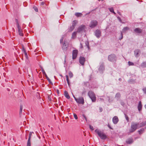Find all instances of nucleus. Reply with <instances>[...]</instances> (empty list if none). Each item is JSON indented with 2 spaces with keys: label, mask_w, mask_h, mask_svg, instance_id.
Listing matches in <instances>:
<instances>
[{
  "label": "nucleus",
  "mask_w": 146,
  "mask_h": 146,
  "mask_svg": "<svg viewBox=\"0 0 146 146\" xmlns=\"http://www.w3.org/2000/svg\"><path fill=\"white\" fill-rule=\"evenodd\" d=\"M112 13H113L114 15L116 14V13H115V12L114 11V12H113Z\"/></svg>",
  "instance_id": "nucleus-56"
},
{
  "label": "nucleus",
  "mask_w": 146,
  "mask_h": 146,
  "mask_svg": "<svg viewBox=\"0 0 146 146\" xmlns=\"http://www.w3.org/2000/svg\"><path fill=\"white\" fill-rule=\"evenodd\" d=\"M108 59L111 62H115L117 61V58L115 54H112L108 56Z\"/></svg>",
  "instance_id": "nucleus-4"
},
{
  "label": "nucleus",
  "mask_w": 146,
  "mask_h": 146,
  "mask_svg": "<svg viewBox=\"0 0 146 146\" xmlns=\"http://www.w3.org/2000/svg\"><path fill=\"white\" fill-rule=\"evenodd\" d=\"M86 93V91H84L82 92V95H83L84 94H85Z\"/></svg>",
  "instance_id": "nucleus-49"
},
{
  "label": "nucleus",
  "mask_w": 146,
  "mask_h": 146,
  "mask_svg": "<svg viewBox=\"0 0 146 146\" xmlns=\"http://www.w3.org/2000/svg\"><path fill=\"white\" fill-rule=\"evenodd\" d=\"M79 61L80 63L82 66L84 65L85 61V58L82 56H80L79 58Z\"/></svg>",
  "instance_id": "nucleus-10"
},
{
  "label": "nucleus",
  "mask_w": 146,
  "mask_h": 146,
  "mask_svg": "<svg viewBox=\"0 0 146 146\" xmlns=\"http://www.w3.org/2000/svg\"><path fill=\"white\" fill-rule=\"evenodd\" d=\"M5 135H6V134L5 133H4V135L5 136Z\"/></svg>",
  "instance_id": "nucleus-62"
},
{
  "label": "nucleus",
  "mask_w": 146,
  "mask_h": 146,
  "mask_svg": "<svg viewBox=\"0 0 146 146\" xmlns=\"http://www.w3.org/2000/svg\"><path fill=\"white\" fill-rule=\"evenodd\" d=\"M22 50L23 51V52L24 53L26 59H28L29 57H28L27 54V52H26V50H25V48H24V46H23Z\"/></svg>",
  "instance_id": "nucleus-16"
},
{
  "label": "nucleus",
  "mask_w": 146,
  "mask_h": 146,
  "mask_svg": "<svg viewBox=\"0 0 146 146\" xmlns=\"http://www.w3.org/2000/svg\"><path fill=\"white\" fill-rule=\"evenodd\" d=\"M77 31L74 32L72 34V38L74 39L76 37Z\"/></svg>",
  "instance_id": "nucleus-21"
},
{
  "label": "nucleus",
  "mask_w": 146,
  "mask_h": 146,
  "mask_svg": "<svg viewBox=\"0 0 146 146\" xmlns=\"http://www.w3.org/2000/svg\"><path fill=\"white\" fill-rule=\"evenodd\" d=\"M112 121L114 124H117L119 121V119L117 116H114L112 119Z\"/></svg>",
  "instance_id": "nucleus-11"
},
{
  "label": "nucleus",
  "mask_w": 146,
  "mask_h": 146,
  "mask_svg": "<svg viewBox=\"0 0 146 146\" xmlns=\"http://www.w3.org/2000/svg\"><path fill=\"white\" fill-rule=\"evenodd\" d=\"M128 64L129 66H133L134 65V64L133 62H131L130 61L128 62Z\"/></svg>",
  "instance_id": "nucleus-36"
},
{
  "label": "nucleus",
  "mask_w": 146,
  "mask_h": 146,
  "mask_svg": "<svg viewBox=\"0 0 146 146\" xmlns=\"http://www.w3.org/2000/svg\"><path fill=\"white\" fill-rule=\"evenodd\" d=\"M100 112H102V108H100Z\"/></svg>",
  "instance_id": "nucleus-52"
},
{
  "label": "nucleus",
  "mask_w": 146,
  "mask_h": 146,
  "mask_svg": "<svg viewBox=\"0 0 146 146\" xmlns=\"http://www.w3.org/2000/svg\"><path fill=\"white\" fill-rule=\"evenodd\" d=\"M64 62H65V63L66 62V59L65 58V59Z\"/></svg>",
  "instance_id": "nucleus-60"
},
{
  "label": "nucleus",
  "mask_w": 146,
  "mask_h": 146,
  "mask_svg": "<svg viewBox=\"0 0 146 146\" xmlns=\"http://www.w3.org/2000/svg\"><path fill=\"white\" fill-rule=\"evenodd\" d=\"M75 27L72 25L70 27V29H69L68 31L70 32L72 31L74 29Z\"/></svg>",
  "instance_id": "nucleus-27"
},
{
  "label": "nucleus",
  "mask_w": 146,
  "mask_h": 146,
  "mask_svg": "<svg viewBox=\"0 0 146 146\" xmlns=\"http://www.w3.org/2000/svg\"><path fill=\"white\" fill-rule=\"evenodd\" d=\"M43 74H45L46 75L45 71H44V73H43Z\"/></svg>",
  "instance_id": "nucleus-58"
},
{
  "label": "nucleus",
  "mask_w": 146,
  "mask_h": 146,
  "mask_svg": "<svg viewBox=\"0 0 146 146\" xmlns=\"http://www.w3.org/2000/svg\"><path fill=\"white\" fill-rule=\"evenodd\" d=\"M75 15L77 17H82L83 14L81 13H76L75 14Z\"/></svg>",
  "instance_id": "nucleus-22"
},
{
  "label": "nucleus",
  "mask_w": 146,
  "mask_h": 146,
  "mask_svg": "<svg viewBox=\"0 0 146 146\" xmlns=\"http://www.w3.org/2000/svg\"><path fill=\"white\" fill-rule=\"evenodd\" d=\"M48 99H49V100H51V99L50 98H48Z\"/></svg>",
  "instance_id": "nucleus-61"
},
{
  "label": "nucleus",
  "mask_w": 146,
  "mask_h": 146,
  "mask_svg": "<svg viewBox=\"0 0 146 146\" xmlns=\"http://www.w3.org/2000/svg\"><path fill=\"white\" fill-rule=\"evenodd\" d=\"M134 32L135 33L140 34L142 32V30L139 28H136L134 30Z\"/></svg>",
  "instance_id": "nucleus-12"
},
{
  "label": "nucleus",
  "mask_w": 146,
  "mask_h": 146,
  "mask_svg": "<svg viewBox=\"0 0 146 146\" xmlns=\"http://www.w3.org/2000/svg\"><path fill=\"white\" fill-rule=\"evenodd\" d=\"M117 13L120 15H121V12L118 11H117Z\"/></svg>",
  "instance_id": "nucleus-50"
},
{
  "label": "nucleus",
  "mask_w": 146,
  "mask_h": 146,
  "mask_svg": "<svg viewBox=\"0 0 146 146\" xmlns=\"http://www.w3.org/2000/svg\"><path fill=\"white\" fill-rule=\"evenodd\" d=\"M15 21L17 27H20L19 21L17 19H15Z\"/></svg>",
  "instance_id": "nucleus-26"
},
{
  "label": "nucleus",
  "mask_w": 146,
  "mask_h": 146,
  "mask_svg": "<svg viewBox=\"0 0 146 146\" xmlns=\"http://www.w3.org/2000/svg\"><path fill=\"white\" fill-rule=\"evenodd\" d=\"M18 29V31L19 35L21 36H23V31L21 28L20 26L17 27Z\"/></svg>",
  "instance_id": "nucleus-14"
},
{
  "label": "nucleus",
  "mask_w": 146,
  "mask_h": 146,
  "mask_svg": "<svg viewBox=\"0 0 146 146\" xmlns=\"http://www.w3.org/2000/svg\"><path fill=\"white\" fill-rule=\"evenodd\" d=\"M27 146H31V139H28Z\"/></svg>",
  "instance_id": "nucleus-31"
},
{
  "label": "nucleus",
  "mask_w": 146,
  "mask_h": 146,
  "mask_svg": "<svg viewBox=\"0 0 146 146\" xmlns=\"http://www.w3.org/2000/svg\"><path fill=\"white\" fill-rule=\"evenodd\" d=\"M68 74L70 78H71L73 77V75L72 73L71 72H69Z\"/></svg>",
  "instance_id": "nucleus-33"
},
{
  "label": "nucleus",
  "mask_w": 146,
  "mask_h": 146,
  "mask_svg": "<svg viewBox=\"0 0 146 146\" xmlns=\"http://www.w3.org/2000/svg\"><path fill=\"white\" fill-rule=\"evenodd\" d=\"M95 35L98 38H100L101 36V32L100 30L97 29L95 32Z\"/></svg>",
  "instance_id": "nucleus-8"
},
{
  "label": "nucleus",
  "mask_w": 146,
  "mask_h": 146,
  "mask_svg": "<svg viewBox=\"0 0 146 146\" xmlns=\"http://www.w3.org/2000/svg\"><path fill=\"white\" fill-rule=\"evenodd\" d=\"M77 23V21L76 20H74L72 23V25L75 27L76 25V24Z\"/></svg>",
  "instance_id": "nucleus-29"
},
{
  "label": "nucleus",
  "mask_w": 146,
  "mask_h": 146,
  "mask_svg": "<svg viewBox=\"0 0 146 146\" xmlns=\"http://www.w3.org/2000/svg\"><path fill=\"white\" fill-rule=\"evenodd\" d=\"M88 95L90 98L92 102H95L96 100V97L94 92L92 91H89L88 93Z\"/></svg>",
  "instance_id": "nucleus-3"
},
{
  "label": "nucleus",
  "mask_w": 146,
  "mask_h": 146,
  "mask_svg": "<svg viewBox=\"0 0 146 146\" xmlns=\"http://www.w3.org/2000/svg\"><path fill=\"white\" fill-rule=\"evenodd\" d=\"M86 27L85 25H82L80 26L78 28L77 32L80 33L85 30Z\"/></svg>",
  "instance_id": "nucleus-7"
},
{
  "label": "nucleus",
  "mask_w": 146,
  "mask_h": 146,
  "mask_svg": "<svg viewBox=\"0 0 146 146\" xmlns=\"http://www.w3.org/2000/svg\"><path fill=\"white\" fill-rule=\"evenodd\" d=\"M140 66L143 68L146 67V61L143 62L140 65Z\"/></svg>",
  "instance_id": "nucleus-20"
},
{
  "label": "nucleus",
  "mask_w": 146,
  "mask_h": 146,
  "mask_svg": "<svg viewBox=\"0 0 146 146\" xmlns=\"http://www.w3.org/2000/svg\"><path fill=\"white\" fill-rule=\"evenodd\" d=\"M42 73H44V71H45L43 69H42Z\"/></svg>",
  "instance_id": "nucleus-54"
},
{
  "label": "nucleus",
  "mask_w": 146,
  "mask_h": 146,
  "mask_svg": "<svg viewBox=\"0 0 146 146\" xmlns=\"http://www.w3.org/2000/svg\"><path fill=\"white\" fill-rule=\"evenodd\" d=\"M95 131L101 139L105 140L107 138V135L103 131L97 129L95 130Z\"/></svg>",
  "instance_id": "nucleus-1"
},
{
  "label": "nucleus",
  "mask_w": 146,
  "mask_h": 146,
  "mask_svg": "<svg viewBox=\"0 0 146 146\" xmlns=\"http://www.w3.org/2000/svg\"><path fill=\"white\" fill-rule=\"evenodd\" d=\"M64 95L65 97L68 99H69L70 98L68 92L66 91H65L64 92Z\"/></svg>",
  "instance_id": "nucleus-19"
},
{
  "label": "nucleus",
  "mask_w": 146,
  "mask_h": 146,
  "mask_svg": "<svg viewBox=\"0 0 146 146\" xmlns=\"http://www.w3.org/2000/svg\"><path fill=\"white\" fill-rule=\"evenodd\" d=\"M121 38H119V40H121L123 38V35L122 32H121Z\"/></svg>",
  "instance_id": "nucleus-43"
},
{
  "label": "nucleus",
  "mask_w": 146,
  "mask_h": 146,
  "mask_svg": "<svg viewBox=\"0 0 146 146\" xmlns=\"http://www.w3.org/2000/svg\"><path fill=\"white\" fill-rule=\"evenodd\" d=\"M98 24V22L96 20H92L89 25V26L91 28H93L96 27Z\"/></svg>",
  "instance_id": "nucleus-6"
},
{
  "label": "nucleus",
  "mask_w": 146,
  "mask_h": 146,
  "mask_svg": "<svg viewBox=\"0 0 146 146\" xmlns=\"http://www.w3.org/2000/svg\"><path fill=\"white\" fill-rule=\"evenodd\" d=\"M80 45H81V48H83V46L82 45V44L81 43H80Z\"/></svg>",
  "instance_id": "nucleus-53"
},
{
  "label": "nucleus",
  "mask_w": 146,
  "mask_h": 146,
  "mask_svg": "<svg viewBox=\"0 0 146 146\" xmlns=\"http://www.w3.org/2000/svg\"><path fill=\"white\" fill-rule=\"evenodd\" d=\"M23 110V106L22 105H20V113H21Z\"/></svg>",
  "instance_id": "nucleus-37"
},
{
  "label": "nucleus",
  "mask_w": 146,
  "mask_h": 146,
  "mask_svg": "<svg viewBox=\"0 0 146 146\" xmlns=\"http://www.w3.org/2000/svg\"><path fill=\"white\" fill-rule=\"evenodd\" d=\"M66 80L67 81L68 84V86H70V82H69V80L68 79V75H66Z\"/></svg>",
  "instance_id": "nucleus-30"
},
{
  "label": "nucleus",
  "mask_w": 146,
  "mask_h": 146,
  "mask_svg": "<svg viewBox=\"0 0 146 146\" xmlns=\"http://www.w3.org/2000/svg\"><path fill=\"white\" fill-rule=\"evenodd\" d=\"M108 9L110 11V12L113 13V12H114V10L113 9V7H111L110 8H108Z\"/></svg>",
  "instance_id": "nucleus-35"
},
{
  "label": "nucleus",
  "mask_w": 146,
  "mask_h": 146,
  "mask_svg": "<svg viewBox=\"0 0 146 146\" xmlns=\"http://www.w3.org/2000/svg\"><path fill=\"white\" fill-rule=\"evenodd\" d=\"M34 9L36 12H38V9L37 7H34Z\"/></svg>",
  "instance_id": "nucleus-44"
},
{
  "label": "nucleus",
  "mask_w": 146,
  "mask_h": 146,
  "mask_svg": "<svg viewBox=\"0 0 146 146\" xmlns=\"http://www.w3.org/2000/svg\"><path fill=\"white\" fill-rule=\"evenodd\" d=\"M46 79H47V80H48V82H49L50 83H51V80H50V79L46 75Z\"/></svg>",
  "instance_id": "nucleus-41"
},
{
  "label": "nucleus",
  "mask_w": 146,
  "mask_h": 146,
  "mask_svg": "<svg viewBox=\"0 0 146 146\" xmlns=\"http://www.w3.org/2000/svg\"><path fill=\"white\" fill-rule=\"evenodd\" d=\"M73 115H74V118H75V119H78V117L77 116V115L75 113H74L73 114Z\"/></svg>",
  "instance_id": "nucleus-40"
},
{
  "label": "nucleus",
  "mask_w": 146,
  "mask_h": 146,
  "mask_svg": "<svg viewBox=\"0 0 146 146\" xmlns=\"http://www.w3.org/2000/svg\"><path fill=\"white\" fill-rule=\"evenodd\" d=\"M108 126L110 129H113L111 127V126L109 124H108Z\"/></svg>",
  "instance_id": "nucleus-47"
},
{
  "label": "nucleus",
  "mask_w": 146,
  "mask_h": 146,
  "mask_svg": "<svg viewBox=\"0 0 146 146\" xmlns=\"http://www.w3.org/2000/svg\"><path fill=\"white\" fill-rule=\"evenodd\" d=\"M146 125V121L142 122L139 125V127H142Z\"/></svg>",
  "instance_id": "nucleus-24"
},
{
  "label": "nucleus",
  "mask_w": 146,
  "mask_h": 146,
  "mask_svg": "<svg viewBox=\"0 0 146 146\" xmlns=\"http://www.w3.org/2000/svg\"><path fill=\"white\" fill-rule=\"evenodd\" d=\"M82 117H84V118L85 119L86 121V122H87V118L86 116L85 115V114H83L82 115Z\"/></svg>",
  "instance_id": "nucleus-39"
},
{
  "label": "nucleus",
  "mask_w": 146,
  "mask_h": 146,
  "mask_svg": "<svg viewBox=\"0 0 146 146\" xmlns=\"http://www.w3.org/2000/svg\"><path fill=\"white\" fill-rule=\"evenodd\" d=\"M32 133H33V132H30L29 134V137L28 139H31Z\"/></svg>",
  "instance_id": "nucleus-34"
},
{
  "label": "nucleus",
  "mask_w": 146,
  "mask_h": 146,
  "mask_svg": "<svg viewBox=\"0 0 146 146\" xmlns=\"http://www.w3.org/2000/svg\"><path fill=\"white\" fill-rule=\"evenodd\" d=\"M144 93L146 94V87H145L142 89Z\"/></svg>",
  "instance_id": "nucleus-38"
},
{
  "label": "nucleus",
  "mask_w": 146,
  "mask_h": 146,
  "mask_svg": "<svg viewBox=\"0 0 146 146\" xmlns=\"http://www.w3.org/2000/svg\"><path fill=\"white\" fill-rule=\"evenodd\" d=\"M125 117L126 119L127 120V122H128L129 121V118L128 116L125 114Z\"/></svg>",
  "instance_id": "nucleus-32"
},
{
  "label": "nucleus",
  "mask_w": 146,
  "mask_h": 146,
  "mask_svg": "<svg viewBox=\"0 0 146 146\" xmlns=\"http://www.w3.org/2000/svg\"><path fill=\"white\" fill-rule=\"evenodd\" d=\"M139 125V123L132 122L131 125V128L129 130V132L133 133L137 129Z\"/></svg>",
  "instance_id": "nucleus-2"
},
{
  "label": "nucleus",
  "mask_w": 146,
  "mask_h": 146,
  "mask_svg": "<svg viewBox=\"0 0 146 146\" xmlns=\"http://www.w3.org/2000/svg\"><path fill=\"white\" fill-rule=\"evenodd\" d=\"M126 142L127 144H130L133 142V140L132 138H129L126 141Z\"/></svg>",
  "instance_id": "nucleus-17"
},
{
  "label": "nucleus",
  "mask_w": 146,
  "mask_h": 146,
  "mask_svg": "<svg viewBox=\"0 0 146 146\" xmlns=\"http://www.w3.org/2000/svg\"><path fill=\"white\" fill-rule=\"evenodd\" d=\"M5 121H6V123L8 125H9V124L8 123V122L7 121V119H6L5 120Z\"/></svg>",
  "instance_id": "nucleus-51"
},
{
  "label": "nucleus",
  "mask_w": 146,
  "mask_h": 146,
  "mask_svg": "<svg viewBox=\"0 0 146 146\" xmlns=\"http://www.w3.org/2000/svg\"><path fill=\"white\" fill-rule=\"evenodd\" d=\"M86 46H87L88 48H89V43L87 42L86 43Z\"/></svg>",
  "instance_id": "nucleus-45"
},
{
  "label": "nucleus",
  "mask_w": 146,
  "mask_h": 146,
  "mask_svg": "<svg viewBox=\"0 0 146 146\" xmlns=\"http://www.w3.org/2000/svg\"><path fill=\"white\" fill-rule=\"evenodd\" d=\"M129 30V28L127 27H124L123 29V32L125 33L127 31Z\"/></svg>",
  "instance_id": "nucleus-25"
},
{
  "label": "nucleus",
  "mask_w": 146,
  "mask_h": 146,
  "mask_svg": "<svg viewBox=\"0 0 146 146\" xmlns=\"http://www.w3.org/2000/svg\"><path fill=\"white\" fill-rule=\"evenodd\" d=\"M89 127L90 129L91 130V131H93L94 130V127L90 125Z\"/></svg>",
  "instance_id": "nucleus-42"
},
{
  "label": "nucleus",
  "mask_w": 146,
  "mask_h": 146,
  "mask_svg": "<svg viewBox=\"0 0 146 146\" xmlns=\"http://www.w3.org/2000/svg\"><path fill=\"white\" fill-rule=\"evenodd\" d=\"M63 38H62L60 39V43H61L62 42H63Z\"/></svg>",
  "instance_id": "nucleus-48"
},
{
  "label": "nucleus",
  "mask_w": 146,
  "mask_h": 146,
  "mask_svg": "<svg viewBox=\"0 0 146 146\" xmlns=\"http://www.w3.org/2000/svg\"><path fill=\"white\" fill-rule=\"evenodd\" d=\"M117 18H118V19H119V20H121V19L119 17H117Z\"/></svg>",
  "instance_id": "nucleus-57"
},
{
  "label": "nucleus",
  "mask_w": 146,
  "mask_h": 146,
  "mask_svg": "<svg viewBox=\"0 0 146 146\" xmlns=\"http://www.w3.org/2000/svg\"><path fill=\"white\" fill-rule=\"evenodd\" d=\"M78 54V50H73L72 51V57L73 59H75L77 57Z\"/></svg>",
  "instance_id": "nucleus-9"
},
{
  "label": "nucleus",
  "mask_w": 146,
  "mask_h": 146,
  "mask_svg": "<svg viewBox=\"0 0 146 146\" xmlns=\"http://www.w3.org/2000/svg\"><path fill=\"white\" fill-rule=\"evenodd\" d=\"M140 52V50L138 49H136L134 51V54L136 57L139 56V53Z\"/></svg>",
  "instance_id": "nucleus-15"
},
{
  "label": "nucleus",
  "mask_w": 146,
  "mask_h": 146,
  "mask_svg": "<svg viewBox=\"0 0 146 146\" xmlns=\"http://www.w3.org/2000/svg\"><path fill=\"white\" fill-rule=\"evenodd\" d=\"M121 97V94L120 93L118 92L115 95V98L117 99H119Z\"/></svg>",
  "instance_id": "nucleus-23"
},
{
  "label": "nucleus",
  "mask_w": 146,
  "mask_h": 146,
  "mask_svg": "<svg viewBox=\"0 0 146 146\" xmlns=\"http://www.w3.org/2000/svg\"><path fill=\"white\" fill-rule=\"evenodd\" d=\"M74 99L76 102L79 104H83L84 103V100L82 97H80L78 98H76L74 97Z\"/></svg>",
  "instance_id": "nucleus-5"
},
{
  "label": "nucleus",
  "mask_w": 146,
  "mask_h": 146,
  "mask_svg": "<svg viewBox=\"0 0 146 146\" xmlns=\"http://www.w3.org/2000/svg\"><path fill=\"white\" fill-rule=\"evenodd\" d=\"M45 4V2H44V1L41 2L40 3V4L41 5H43Z\"/></svg>",
  "instance_id": "nucleus-46"
},
{
  "label": "nucleus",
  "mask_w": 146,
  "mask_h": 146,
  "mask_svg": "<svg viewBox=\"0 0 146 146\" xmlns=\"http://www.w3.org/2000/svg\"><path fill=\"white\" fill-rule=\"evenodd\" d=\"M119 80L120 81H121V78H119Z\"/></svg>",
  "instance_id": "nucleus-55"
},
{
  "label": "nucleus",
  "mask_w": 146,
  "mask_h": 146,
  "mask_svg": "<svg viewBox=\"0 0 146 146\" xmlns=\"http://www.w3.org/2000/svg\"><path fill=\"white\" fill-rule=\"evenodd\" d=\"M142 106L141 104V102L140 101L139 103L138 106V109L139 111H140L141 110Z\"/></svg>",
  "instance_id": "nucleus-18"
},
{
  "label": "nucleus",
  "mask_w": 146,
  "mask_h": 146,
  "mask_svg": "<svg viewBox=\"0 0 146 146\" xmlns=\"http://www.w3.org/2000/svg\"><path fill=\"white\" fill-rule=\"evenodd\" d=\"M145 107L146 109V104L145 106Z\"/></svg>",
  "instance_id": "nucleus-59"
},
{
  "label": "nucleus",
  "mask_w": 146,
  "mask_h": 146,
  "mask_svg": "<svg viewBox=\"0 0 146 146\" xmlns=\"http://www.w3.org/2000/svg\"><path fill=\"white\" fill-rule=\"evenodd\" d=\"M68 46L66 45L65 42H64L63 44L62 49L64 51H67Z\"/></svg>",
  "instance_id": "nucleus-13"
},
{
  "label": "nucleus",
  "mask_w": 146,
  "mask_h": 146,
  "mask_svg": "<svg viewBox=\"0 0 146 146\" xmlns=\"http://www.w3.org/2000/svg\"><path fill=\"white\" fill-rule=\"evenodd\" d=\"M144 131V129H142L138 131V132L139 134H141L143 133Z\"/></svg>",
  "instance_id": "nucleus-28"
}]
</instances>
